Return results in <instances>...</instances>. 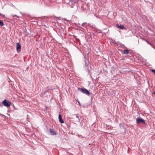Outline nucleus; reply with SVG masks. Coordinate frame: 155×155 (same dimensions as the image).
Instances as JSON below:
<instances>
[{
    "label": "nucleus",
    "mask_w": 155,
    "mask_h": 155,
    "mask_svg": "<svg viewBox=\"0 0 155 155\" xmlns=\"http://www.w3.org/2000/svg\"><path fill=\"white\" fill-rule=\"evenodd\" d=\"M78 136L80 138H83L84 137L82 135H78Z\"/></svg>",
    "instance_id": "15"
},
{
    "label": "nucleus",
    "mask_w": 155,
    "mask_h": 155,
    "mask_svg": "<svg viewBox=\"0 0 155 155\" xmlns=\"http://www.w3.org/2000/svg\"><path fill=\"white\" fill-rule=\"evenodd\" d=\"M84 60H85V65L86 66H88V65L89 64V61L88 59L87 58H86L85 56H84Z\"/></svg>",
    "instance_id": "5"
},
{
    "label": "nucleus",
    "mask_w": 155,
    "mask_h": 155,
    "mask_svg": "<svg viewBox=\"0 0 155 155\" xmlns=\"http://www.w3.org/2000/svg\"><path fill=\"white\" fill-rule=\"evenodd\" d=\"M78 89L79 91L82 92L84 94H85L88 96H89L90 95V92L85 88H78Z\"/></svg>",
    "instance_id": "1"
},
{
    "label": "nucleus",
    "mask_w": 155,
    "mask_h": 155,
    "mask_svg": "<svg viewBox=\"0 0 155 155\" xmlns=\"http://www.w3.org/2000/svg\"><path fill=\"white\" fill-rule=\"evenodd\" d=\"M154 94H155V92H154Z\"/></svg>",
    "instance_id": "22"
},
{
    "label": "nucleus",
    "mask_w": 155,
    "mask_h": 155,
    "mask_svg": "<svg viewBox=\"0 0 155 155\" xmlns=\"http://www.w3.org/2000/svg\"><path fill=\"white\" fill-rule=\"evenodd\" d=\"M76 118H77L78 119V120L79 121L80 120V119L78 116H77V115H76Z\"/></svg>",
    "instance_id": "14"
},
{
    "label": "nucleus",
    "mask_w": 155,
    "mask_h": 155,
    "mask_svg": "<svg viewBox=\"0 0 155 155\" xmlns=\"http://www.w3.org/2000/svg\"><path fill=\"white\" fill-rule=\"evenodd\" d=\"M50 133L52 135H54L56 134V132L52 130H50Z\"/></svg>",
    "instance_id": "8"
},
{
    "label": "nucleus",
    "mask_w": 155,
    "mask_h": 155,
    "mask_svg": "<svg viewBox=\"0 0 155 155\" xmlns=\"http://www.w3.org/2000/svg\"><path fill=\"white\" fill-rule=\"evenodd\" d=\"M116 26L117 28H120L121 29H125V28L124 27V26L121 25H119L118 24H116Z\"/></svg>",
    "instance_id": "6"
},
{
    "label": "nucleus",
    "mask_w": 155,
    "mask_h": 155,
    "mask_svg": "<svg viewBox=\"0 0 155 155\" xmlns=\"http://www.w3.org/2000/svg\"><path fill=\"white\" fill-rule=\"evenodd\" d=\"M86 24V22H84V23H82L81 25V26H84V25L85 24Z\"/></svg>",
    "instance_id": "13"
},
{
    "label": "nucleus",
    "mask_w": 155,
    "mask_h": 155,
    "mask_svg": "<svg viewBox=\"0 0 155 155\" xmlns=\"http://www.w3.org/2000/svg\"><path fill=\"white\" fill-rule=\"evenodd\" d=\"M0 15H2L1 14H0ZM3 16H4L5 15H3Z\"/></svg>",
    "instance_id": "19"
},
{
    "label": "nucleus",
    "mask_w": 155,
    "mask_h": 155,
    "mask_svg": "<svg viewBox=\"0 0 155 155\" xmlns=\"http://www.w3.org/2000/svg\"><path fill=\"white\" fill-rule=\"evenodd\" d=\"M58 118L59 120V121L62 124L64 123V121L62 119L61 116V114H59V115Z\"/></svg>",
    "instance_id": "7"
},
{
    "label": "nucleus",
    "mask_w": 155,
    "mask_h": 155,
    "mask_svg": "<svg viewBox=\"0 0 155 155\" xmlns=\"http://www.w3.org/2000/svg\"><path fill=\"white\" fill-rule=\"evenodd\" d=\"M16 49L18 52H19L21 50V45L18 42L16 43Z\"/></svg>",
    "instance_id": "4"
},
{
    "label": "nucleus",
    "mask_w": 155,
    "mask_h": 155,
    "mask_svg": "<svg viewBox=\"0 0 155 155\" xmlns=\"http://www.w3.org/2000/svg\"><path fill=\"white\" fill-rule=\"evenodd\" d=\"M129 53V51L128 50L126 49H125L123 53V54H128Z\"/></svg>",
    "instance_id": "9"
},
{
    "label": "nucleus",
    "mask_w": 155,
    "mask_h": 155,
    "mask_svg": "<svg viewBox=\"0 0 155 155\" xmlns=\"http://www.w3.org/2000/svg\"><path fill=\"white\" fill-rule=\"evenodd\" d=\"M49 89V87H47L46 89V91L44 93H46Z\"/></svg>",
    "instance_id": "12"
},
{
    "label": "nucleus",
    "mask_w": 155,
    "mask_h": 155,
    "mask_svg": "<svg viewBox=\"0 0 155 155\" xmlns=\"http://www.w3.org/2000/svg\"><path fill=\"white\" fill-rule=\"evenodd\" d=\"M4 25V24L3 22L2 21L0 20V25L1 26H3Z\"/></svg>",
    "instance_id": "11"
},
{
    "label": "nucleus",
    "mask_w": 155,
    "mask_h": 155,
    "mask_svg": "<svg viewBox=\"0 0 155 155\" xmlns=\"http://www.w3.org/2000/svg\"><path fill=\"white\" fill-rule=\"evenodd\" d=\"M152 72H153V73H154V74H155V70H152Z\"/></svg>",
    "instance_id": "16"
},
{
    "label": "nucleus",
    "mask_w": 155,
    "mask_h": 155,
    "mask_svg": "<svg viewBox=\"0 0 155 155\" xmlns=\"http://www.w3.org/2000/svg\"><path fill=\"white\" fill-rule=\"evenodd\" d=\"M136 120H137V124H140L141 123H143L145 124H146V122L144 121V120L143 119L141 118H137L136 119Z\"/></svg>",
    "instance_id": "3"
},
{
    "label": "nucleus",
    "mask_w": 155,
    "mask_h": 155,
    "mask_svg": "<svg viewBox=\"0 0 155 155\" xmlns=\"http://www.w3.org/2000/svg\"><path fill=\"white\" fill-rule=\"evenodd\" d=\"M114 43L117 45H118L119 44L120 45H121V44L118 41L115 42H114Z\"/></svg>",
    "instance_id": "10"
},
{
    "label": "nucleus",
    "mask_w": 155,
    "mask_h": 155,
    "mask_svg": "<svg viewBox=\"0 0 155 155\" xmlns=\"http://www.w3.org/2000/svg\"><path fill=\"white\" fill-rule=\"evenodd\" d=\"M1 104H2L0 103V106H1Z\"/></svg>",
    "instance_id": "21"
},
{
    "label": "nucleus",
    "mask_w": 155,
    "mask_h": 155,
    "mask_svg": "<svg viewBox=\"0 0 155 155\" xmlns=\"http://www.w3.org/2000/svg\"><path fill=\"white\" fill-rule=\"evenodd\" d=\"M2 103L5 106L7 107H9L11 105V102L6 99L3 101Z\"/></svg>",
    "instance_id": "2"
},
{
    "label": "nucleus",
    "mask_w": 155,
    "mask_h": 155,
    "mask_svg": "<svg viewBox=\"0 0 155 155\" xmlns=\"http://www.w3.org/2000/svg\"><path fill=\"white\" fill-rule=\"evenodd\" d=\"M147 43H148V44H150V45H151L150 44V43L148 41H147Z\"/></svg>",
    "instance_id": "17"
},
{
    "label": "nucleus",
    "mask_w": 155,
    "mask_h": 155,
    "mask_svg": "<svg viewBox=\"0 0 155 155\" xmlns=\"http://www.w3.org/2000/svg\"><path fill=\"white\" fill-rule=\"evenodd\" d=\"M116 42V41H115V40H114V42H113L114 43V42Z\"/></svg>",
    "instance_id": "20"
},
{
    "label": "nucleus",
    "mask_w": 155,
    "mask_h": 155,
    "mask_svg": "<svg viewBox=\"0 0 155 155\" xmlns=\"http://www.w3.org/2000/svg\"><path fill=\"white\" fill-rule=\"evenodd\" d=\"M78 103L80 105H81L80 103V102L79 101H78Z\"/></svg>",
    "instance_id": "18"
}]
</instances>
